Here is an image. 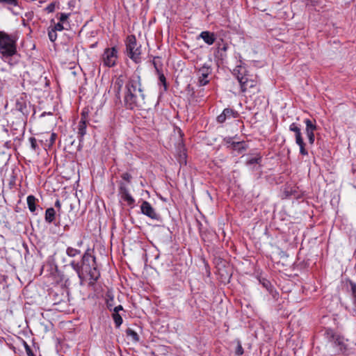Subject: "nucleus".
Wrapping results in <instances>:
<instances>
[{
    "instance_id": "a211bd4d",
    "label": "nucleus",
    "mask_w": 356,
    "mask_h": 356,
    "mask_svg": "<svg viewBox=\"0 0 356 356\" xmlns=\"http://www.w3.org/2000/svg\"><path fill=\"white\" fill-rule=\"evenodd\" d=\"M112 316L115 322V326L117 327H119L123 322L122 316L118 313L115 312H113Z\"/></svg>"
},
{
    "instance_id": "79ce46f5",
    "label": "nucleus",
    "mask_w": 356,
    "mask_h": 356,
    "mask_svg": "<svg viewBox=\"0 0 356 356\" xmlns=\"http://www.w3.org/2000/svg\"><path fill=\"white\" fill-rule=\"evenodd\" d=\"M82 244H83V241H79L77 243V246L81 247L82 245Z\"/></svg>"
},
{
    "instance_id": "0eeeda50",
    "label": "nucleus",
    "mask_w": 356,
    "mask_h": 356,
    "mask_svg": "<svg viewBox=\"0 0 356 356\" xmlns=\"http://www.w3.org/2000/svg\"><path fill=\"white\" fill-rule=\"evenodd\" d=\"M102 62L105 66L113 67L116 64L118 50L115 47L107 48L102 54Z\"/></svg>"
},
{
    "instance_id": "4be33fe9",
    "label": "nucleus",
    "mask_w": 356,
    "mask_h": 356,
    "mask_svg": "<svg viewBox=\"0 0 356 356\" xmlns=\"http://www.w3.org/2000/svg\"><path fill=\"white\" fill-rule=\"evenodd\" d=\"M48 36L51 42H54L57 38V33L51 26L48 29Z\"/></svg>"
},
{
    "instance_id": "9d476101",
    "label": "nucleus",
    "mask_w": 356,
    "mask_h": 356,
    "mask_svg": "<svg viewBox=\"0 0 356 356\" xmlns=\"http://www.w3.org/2000/svg\"><path fill=\"white\" fill-rule=\"evenodd\" d=\"M238 113L231 108H225L222 113L217 117V121L219 123H223L227 119L236 118Z\"/></svg>"
},
{
    "instance_id": "6e6552de",
    "label": "nucleus",
    "mask_w": 356,
    "mask_h": 356,
    "mask_svg": "<svg viewBox=\"0 0 356 356\" xmlns=\"http://www.w3.org/2000/svg\"><path fill=\"white\" fill-rule=\"evenodd\" d=\"M211 69L208 65H204L198 70V84L200 86H204L209 82L208 76L211 74Z\"/></svg>"
},
{
    "instance_id": "c756f323",
    "label": "nucleus",
    "mask_w": 356,
    "mask_h": 356,
    "mask_svg": "<svg viewBox=\"0 0 356 356\" xmlns=\"http://www.w3.org/2000/svg\"><path fill=\"white\" fill-rule=\"evenodd\" d=\"M69 17V15L66 13H60V17H59V22L63 24Z\"/></svg>"
},
{
    "instance_id": "393cba45",
    "label": "nucleus",
    "mask_w": 356,
    "mask_h": 356,
    "mask_svg": "<svg viewBox=\"0 0 356 356\" xmlns=\"http://www.w3.org/2000/svg\"><path fill=\"white\" fill-rule=\"evenodd\" d=\"M55 31H63L65 27L63 26V24L60 22H58L57 24H55L54 26L51 27Z\"/></svg>"
},
{
    "instance_id": "c85d7f7f",
    "label": "nucleus",
    "mask_w": 356,
    "mask_h": 356,
    "mask_svg": "<svg viewBox=\"0 0 356 356\" xmlns=\"http://www.w3.org/2000/svg\"><path fill=\"white\" fill-rule=\"evenodd\" d=\"M261 160V158H252L247 161V164L248 165H251L253 164L259 163V161Z\"/></svg>"
},
{
    "instance_id": "20e7f679",
    "label": "nucleus",
    "mask_w": 356,
    "mask_h": 356,
    "mask_svg": "<svg viewBox=\"0 0 356 356\" xmlns=\"http://www.w3.org/2000/svg\"><path fill=\"white\" fill-rule=\"evenodd\" d=\"M325 338L332 343L333 346L340 353L348 354L350 352V343L348 340L343 336L334 333L332 330H326L325 332Z\"/></svg>"
},
{
    "instance_id": "ddd939ff",
    "label": "nucleus",
    "mask_w": 356,
    "mask_h": 356,
    "mask_svg": "<svg viewBox=\"0 0 356 356\" xmlns=\"http://www.w3.org/2000/svg\"><path fill=\"white\" fill-rule=\"evenodd\" d=\"M295 136H296V143L300 147V153L302 155H307L308 152L306 150V149L305 148V144L303 141L301 132L295 134Z\"/></svg>"
},
{
    "instance_id": "2eb2a0df",
    "label": "nucleus",
    "mask_w": 356,
    "mask_h": 356,
    "mask_svg": "<svg viewBox=\"0 0 356 356\" xmlns=\"http://www.w3.org/2000/svg\"><path fill=\"white\" fill-rule=\"evenodd\" d=\"M304 122L306 125V129H305L306 133H314V131L316 130L317 127H316L315 121L312 122L309 119H305Z\"/></svg>"
},
{
    "instance_id": "39448f33",
    "label": "nucleus",
    "mask_w": 356,
    "mask_h": 356,
    "mask_svg": "<svg viewBox=\"0 0 356 356\" xmlns=\"http://www.w3.org/2000/svg\"><path fill=\"white\" fill-rule=\"evenodd\" d=\"M0 52L7 56H13L16 52L15 39L4 32H0Z\"/></svg>"
},
{
    "instance_id": "aec40b11",
    "label": "nucleus",
    "mask_w": 356,
    "mask_h": 356,
    "mask_svg": "<svg viewBox=\"0 0 356 356\" xmlns=\"http://www.w3.org/2000/svg\"><path fill=\"white\" fill-rule=\"evenodd\" d=\"M127 335L132 339L134 341H139V337L138 334L133 330L131 329H127Z\"/></svg>"
},
{
    "instance_id": "4c0bfd02",
    "label": "nucleus",
    "mask_w": 356,
    "mask_h": 356,
    "mask_svg": "<svg viewBox=\"0 0 356 356\" xmlns=\"http://www.w3.org/2000/svg\"><path fill=\"white\" fill-rule=\"evenodd\" d=\"M56 138V134L54 133H52L50 136V143L53 144L55 142Z\"/></svg>"
},
{
    "instance_id": "5701e85b",
    "label": "nucleus",
    "mask_w": 356,
    "mask_h": 356,
    "mask_svg": "<svg viewBox=\"0 0 356 356\" xmlns=\"http://www.w3.org/2000/svg\"><path fill=\"white\" fill-rule=\"evenodd\" d=\"M159 81L160 83L163 86V90L166 91L168 86L166 83V79L163 74H159Z\"/></svg>"
},
{
    "instance_id": "ea45409f",
    "label": "nucleus",
    "mask_w": 356,
    "mask_h": 356,
    "mask_svg": "<svg viewBox=\"0 0 356 356\" xmlns=\"http://www.w3.org/2000/svg\"><path fill=\"white\" fill-rule=\"evenodd\" d=\"M55 207L58 208V209H60V207H61V204L59 200H56V202H55Z\"/></svg>"
},
{
    "instance_id": "1a4fd4ad",
    "label": "nucleus",
    "mask_w": 356,
    "mask_h": 356,
    "mask_svg": "<svg viewBox=\"0 0 356 356\" xmlns=\"http://www.w3.org/2000/svg\"><path fill=\"white\" fill-rule=\"evenodd\" d=\"M140 209L143 214L154 220L158 219V215L154 209L147 201L143 202L140 206Z\"/></svg>"
},
{
    "instance_id": "72a5a7b5",
    "label": "nucleus",
    "mask_w": 356,
    "mask_h": 356,
    "mask_svg": "<svg viewBox=\"0 0 356 356\" xmlns=\"http://www.w3.org/2000/svg\"><path fill=\"white\" fill-rule=\"evenodd\" d=\"M30 142H31V147L33 149H35L36 148V140L34 138H30Z\"/></svg>"
},
{
    "instance_id": "e433bc0d",
    "label": "nucleus",
    "mask_w": 356,
    "mask_h": 356,
    "mask_svg": "<svg viewBox=\"0 0 356 356\" xmlns=\"http://www.w3.org/2000/svg\"><path fill=\"white\" fill-rule=\"evenodd\" d=\"M123 310V307L122 305H118V306H116L113 309V312H115V313H118L119 314V312L120 311H122Z\"/></svg>"
},
{
    "instance_id": "f3484780",
    "label": "nucleus",
    "mask_w": 356,
    "mask_h": 356,
    "mask_svg": "<svg viewBox=\"0 0 356 356\" xmlns=\"http://www.w3.org/2000/svg\"><path fill=\"white\" fill-rule=\"evenodd\" d=\"M66 254L67 256H69L70 257H74L80 254L81 251L78 249H76V248H74L72 247H68L66 249Z\"/></svg>"
},
{
    "instance_id": "423d86ee",
    "label": "nucleus",
    "mask_w": 356,
    "mask_h": 356,
    "mask_svg": "<svg viewBox=\"0 0 356 356\" xmlns=\"http://www.w3.org/2000/svg\"><path fill=\"white\" fill-rule=\"evenodd\" d=\"M126 49L129 57L135 63L140 62L141 54L140 46L137 45L136 39L134 35H129L126 42Z\"/></svg>"
},
{
    "instance_id": "f257e3e1",
    "label": "nucleus",
    "mask_w": 356,
    "mask_h": 356,
    "mask_svg": "<svg viewBox=\"0 0 356 356\" xmlns=\"http://www.w3.org/2000/svg\"><path fill=\"white\" fill-rule=\"evenodd\" d=\"M70 266L81 280H84L86 275H89L90 280L97 281L100 276V273L97 269L95 258L88 252L82 256L80 262L72 261Z\"/></svg>"
},
{
    "instance_id": "b1692460",
    "label": "nucleus",
    "mask_w": 356,
    "mask_h": 356,
    "mask_svg": "<svg viewBox=\"0 0 356 356\" xmlns=\"http://www.w3.org/2000/svg\"><path fill=\"white\" fill-rule=\"evenodd\" d=\"M268 292L272 296L273 298L275 300H277L278 299L279 293L276 290L274 289L273 287H270Z\"/></svg>"
},
{
    "instance_id": "473e14b6",
    "label": "nucleus",
    "mask_w": 356,
    "mask_h": 356,
    "mask_svg": "<svg viewBox=\"0 0 356 356\" xmlns=\"http://www.w3.org/2000/svg\"><path fill=\"white\" fill-rule=\"evenodd\" d=\"M351 290L353 292V296L355 298V303L356 304V285L355 284L351 283Z\"/></svg>"
},
{
    "instance_id": "7c9ffc66",
    "label": "nucleus",
    "mask_w": 356,
    "mask_h": 356,
    "mask_svg": "<svg viewBox=\"0 0 356 356\" xmlns=\"http://www.w3.org/2000/svg\"><path fill=\"white\" fill-rule=\"evenodd\" d=\"M54 10H55V3H51L45 8V10L47 13H52L54 11Z\"/></svg>"
},
{
    "instance_id": "58836bf2",
    "label": "nucleus",
    "mask_w": 356,
    "mask_h": 356,
    "mask_svg": "<svg viewBox=\"0 0 356 356\" xmlns=\"http://www.w3.org/2000/svg\"><path fill=\"white\" fill-rule=\"evenodd\" d=\"M1 2L7 3L8 4H15V0H0Z\"/></svg>"
},
{
    "instance_id": "a19ab883",
    "label": "nucleus",
    "mask_w": 356,
    "mask_h": 356,
    "mask_svg": "<svg viewBox=\"0 0 356 356\" xmlns=\"http://www.w3.org/2000/svg\"><path fill=\"white\" fill-rule=\"evenodd\" d=\"M26 352H27L28 355L29 356H31V355H29V353H31V348H29V346L28 345L26 346Z\"/></svg>"
},
{
    "instance_id": "cd10ccee",
    "label": "nucleus",
    "mask_w": 356,
    "mask_h": 356,
    "mask_svg": "<svg viewBox=\"0 0 356 356\" xmlns=\"http://www.w3.org/2000/svg\"><path fill=\"white\" fill-rule=\"evenodd\" d=\"M236 354L238 355H241L243 354V348L240 342L238 343L236 348Z\"/></svg>"
},
{
    "instance_id": "bb28decb",
    "label": "nucleus",
    "mask_w": 356,
    "mask_h": 356,
    "mask_svg": "<svg viewBox=\"0 0 356 356\" xmlns=\"http://www.w3.org/2000/svg\"><path fill=\"white\" fill-rule=\"evenodd\" d=\"M128 193H129V189L127 188V187L124 184H121L120 186V195H124V194Z\"/></svg>"
},
{
    "instance_id": "f8f14e48",
    "label": "nucleus",
    "mask_w": 356,
    "mask_h": 356,
    "mask_svg": "<svg viewBox=\"0 0 356 356\" xmlns=\"http://www.w3.org/2000/svg\"><path fill=\"white\" fill-rule=\"evenodd\" d=\"M200 38L209 45L213 44L216 40L214 33L209 31H202L200 35Z\"/></svg>"
},
{
    "instance_id": "37998d69",
    "label": "nucleus",
    "mask_w": 356,
    "mask_h": 356,
    "mask_svg": "<svg viewBox=\"0 0 356 356\" xmlns=\"http://www.w3.org/2000/svg\"><path fill=\"white\" fill-rule=\"evenodd\" d=\"M111 307H112V305H110L109 303H108V308L110 310H112Z\"/></svg>"
},
{
    "instance_id": "dca6fc26",
    "label": "nucleus",
    "mask_w": 356,
    "mask_h": 356,
    "mask_svg": "<svg viewBox=\"0 0 356 356\" xmlns=\"http://www.w3.org/2000/svg\"><path fill=\"white\" fill-rule=\"evenodd\" d=\"M56 212L54 208H48L45 211V220L47 222H52L55 219Z\"/></svg>"
},
{
    "instance_id": "9b49d317",
    "label": "nucleus",
    "mask_w": 356,
    "mask_h": 356,
    "mask_svg": "<svg viewBox=\"0 0 356 356\" xmlns=\"http://www.w3.org/2000/svg\"><path fill=\"white\" fill-rule=\"evenodd\" d=\"M86 134V116L85 114L82 113V118L79 123L78 126V136L79 138V141L81 142L83 140V138Z\"/></svg>"
},
{
    "instance_id": "7ed1b4c3",
    "label": "nucleus",
    "mask_w": 356,
    "mask_h": 356,
    "mask_svg": "<svg viewBox=\"0 0 356 356\" xmlns=\"http://www.w3.org/2000/svg\"><path fill=\"white\" fill-rule=\"evenodd\" d=\"M234 74L236 76L241 85L242 92H252L254 93L259 90L257 79L252 75L247 74L245 67L237 66L234 70Z\"/></svg>"
},
{
    "instance_id": "c9c22d12",
    "label": "nucleus",
    "mask_w": 356,
    "mask_h": 356,
    "mask_svg": "<svg viewBox=\"0 0 356 356\" xmlns=\"http://www.w3.org/2000/svg\"><path fill=\"white\" fill-rule=\"evenodd\" d=\"M263 286L267 289V291H269V288L270 287H273L270 284V283L268 282V281H264L263 283H262Z\"/></svg>"
},
{
    "instance_id": "4468645a",
    "label": "nucleus",
    "mask_w": 356,
    "mask_h": 356,
    "mask_svg": "<svg viewBox=\"0 0 356 356\" xmlns=\"http://www.w3.org/2000/svg\"><path fill=\"white\" fill-rule=\"evenodd\" d=\"M26 200L29 209L31 212L34 213L36 210V198L33 195H29Z\"/></svg>"
},
{
    "instance_id": "2f4dec72",
    "label": "nucleus",
    "mask_w": 356,
    "mask_h": 356,
    "mask_svg": "<svg viewBox=\"0 0 356 356\" xmlns=\"http://www.w3.org/2000/svg\"><path fill=\"white\" fill-rule=\"evenodd\" d=\"M307 138L309 139V142L311 145H313L315 140V136L314 133H306Z\"/></svg>"
},
{
    "instance_id": "a878e982",
    "label": "nucleus",
    "mask_w": 356,
    "mask_h": 356,
    "mask_svg": "<svg viewBox=\"0 0 356 356\" xmlns=\"http://www.w3.org/2000/svg\"><path fill=\"white\" fill-rule=\"evenodd\" d=\"M289 130L291 131H293L295 133V134L301 132L300 129L297 126V124L296 123H292L289 126Z\"/></svg>"
},
{
    "instance_id": "f03ea898",
    "label": "nucleus",
    "mask_w": 356,
    "mask_h": 356,
    "mask_svg": "<svg viewBox=\"0 0 356 356\" xmlns=\"http://www.w3.org/2000/svg\"><path fill=\"white\" fill-rule=\"evenodd\" d=\"M126 89L124 100L130 108L141 106L145 103V96L141 87L140 76L133 75L127 83Z\"/></svg>"
},
{
    "instance_id": "6ab92c4d",
    "label": "nucleus",
    "mask_w": 356,
    "mask_h": 356,
    "mask_svg": "<svg viewBox=\"0 0 356 356\" xmlns=\"http://www.w3.org/2000/svg\"><path fill=\"white\" fill-rule=\"evenodd\" d=\"M123 86V81L118 78L115 82V84H114V90L116 92V95H118L120 94V92L121 90V88Z\"/></svg>"
},
{
    "instance_id": "f704fd0d",
    "label": "nucleus",
    "mask_w": 356,
    "mask_h": 356,
    "mask_svg": "<svg viewBox=\"0 0 356 356\" xmlns=\"http://www.w3.org/2000/svg\"><path fill=\"white\" fill-rule=\"evenodd\" d=\"M122 177L124 180H126L127 181H130L131 178V175L129 173L123 174Z\"/></svg>"
},
{
    "instance_id": "412c9836",
    "label": "nucleus",
    "mask_w": 356,
    "mask_h": 356,
    "mask_svg": "<svg viewBox=\"0 0 356 356\" xmlns=\"http://www.w3.org/2000/svg\"><path fill=\"white\" fill-rule=\"evenodd\" d=\"M121 197L124 201H126L128 203V204H132L135 202L134 199L133 198V197L131 195V194L129 193H126L124 195H122Z\"/></svg>"
}]
</instances>
